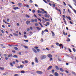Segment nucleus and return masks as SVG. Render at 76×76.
<instances>
[{"mask_svg":"<svg viewBox=\"0 0 76 76\" xmlns=\"http://www.w3.org/2000/svg\"><path fill=\"white\" fill-rule=\"evenodd\" d=\"M37 51L38 52H39V49H37Z\"/></svg>","mask_w":76,"mask_h":76,"instance_id":"obj_55","label":"nucleus"},{"mask_svg":"<svg viewBox=\"0 0 76 76\" xmlns=\"http://www.w3.org/2000/svg\"><path fill=\"white\" fill-rule=\"evenodd\" d=\"M13 35L14 36H16V37H18V34H16V33H13Z\"/></svg>","mask_w":76,"mask_h":76,"instance_id":"obj_14","label":"nucleus"},{"mask_svg":"<svg viewBox=\"0 0 76 76\" xmlns=\"http://www.w3.org/2000/svg\"><path fill=\"white\" fill-rule=\"evenodd\" d=\"M12 53H16V51H15V50H12Z\"/></svg>","mask_w":76,"mask_h":76,"instance_id":"obj_56","label":"nucleus"},{"mask_svg":"<svg viewBox=\"0 0 76 76\" xmlns=\"http://www.w3.org/2000/svg\"><path fill=\"white\" fill-rule=\"evenodd\" d=\"M68 18V19H69V20H70L71 19L70 18V16H69Z\"/></svg>","mask_w":76,"mask_h":76,"instance_id":"obj_44","label":"nucleus"},{"mask_svg":"<svg viewBox=\"0 0 76 76\" xmlns=\"http://www.w3.org/2000/svg\"><path fill=\"white\" fill-rule=\"evenodd\" d=\"M46 24L47 25L49 26L50 25V22H47L46 23Z\"/></svg>","mask_w":76,"mask_h":76,"instance_id":"obj_23","label":"nucleus"},{"mask_svg":"<svg viewBox=\"0 0 76 76\" xmlns=\"http://www.w3.org/2000/svg\"><path fill=\"white\" fill-rule=\"evenodd\" d=\"M43 1H44V2H45V3H47V1H45V0H43Z\"/></svg>","mask_w":76,"mask_h":76,"instance_id":"obj_59","label":"nucleus"},{"mask_svg":"<svg viewBox=\"0 0 76 76\" xmlns=\"http://www.w3.org/2000/svg\"><path fill=\"white\" fill-rule=\"evenodd\" d=\"M18 4L20 6H21V5H22V4H21V3H19Z\"/></svg>","mask_w":76,"mask_h":76,"instance_id":"obj_40","label":"nucleus"},{"mask_svg":"<svg viewBox=\"0 0 76 76\" xmlns=\"http://www.w3.org/2000/svg\"><path fill=\"white\" fill-rule=\"evenodd\" d=\"M48 56L49 58H51V57H52V55L50 54H48Z\"/></svg>","mask_w":76,"mask_h":76,"instance_id":"obj_10","label":"nucleus"},{"mask_svg":"<svg viewBox=\"0 0 76 76\" xmlns=\"http://www.w3.org/2000/svg\"><path fill=\"white\" fill-rule=\"evenodd\" d=\"M36 72L38 74H42V72L40 71H37Z\"/></svg>","mask_w":76,"mask_h":76,"instance_id":"obj_4","label":"nucleus"},{"mask_svg":"<svg viewBox=\"0 0 76 76\" xmlns=\"http://www.w3.org/2000/svg\"><path fill=\"white\" fill-rule=\"evenodd\" d=\"M25 62L26 63H28V61H27V60H25Z\"/></svg>","mask_w":76,"mask_h":76,"instance_id":"obj_36","label":"nucleus"},{"mask_svg":"<svg viewBox=\"0 0 76 76\" xmlns=\"http://www.w3.org/2000/svg\"><path fill=\"white\" fill-rule=\"evenodd\" d=\"M37 19H38V20H40V22H41V20L39 19V18H38Z\"/></svg>","mask_w":76,"mask_h":76,"instance_id":"obj_53","label":"nucleus"},{"mask_svg":"<svg viewBox=\"0 0 76 76\" xmlns=\"http://www.w3.org/2000/svg\"><path fill=\"white\" fill-rule=\"evenodd\" d=\"M52 5H53V7H55V6H56V5H55V4H52Z\"/></svg>","mask_w":76,"mask_h":76,"instance_id":"obj_46","label":"nucleus"},{"mask_svg":"<svg viewBox=\"0 0 76 76\" xmlns=\"http://www.w3.org/2000/svg\"><path fill=\"white\" fill-rule=\"evenodd\" d=\"M4 57H7V55L6 54H4Z\"/></svg>","mask_w":76,"mask_h":76,"instance_id":"obj_43","label":"nucleus"},{"mask_svg":"<svg viewBox=\"0 0 76 76\" xmlns=\"http://www.w3.org/2000/svg\"><path fill=\"white\" fill-rule=\"evenodd\" d=\"M23 47L25 48H27V49H28V47L26 46H23Z\"/></svg>","mask_w":76,"mask_h":76,"instance_id":"obj_20","label":"nucleus"},{"mask_svg":"<svg viewBox=\"0 0 76 76\" xmlns=\"http://www.w3.org/2000/svg\"><path fill=\"white\" fill-rule=\"evenodd\" d=\"M39 24L42 27V28L43 27V26L41 24V23L39 22Z\"/></svg>","mask_w":76,"mask_h":76,"instance_id":"obj_21","label":"nucleus"},{"mask_svg":"<svg viewBox=\"0 0 76 76\" xmlns=\"http://www.w3.org/2000/svg\"><path fill=\"white\" fill-rule=\"evenodd\" d=\"M32 50L34 52V53H37V51L36 50H35V49L32 48Z\"/></svg>","mask_w":76,"mask_h":76,"instance_id":"obj_7","label":"nucleus"},{"mask_svg":"<svg viewBox=\"0 0 76 76\" xmlns=\"http://www.w3.org/2000/svg\"><path fill=\"white\" fill-rule=\"evenodd\" d=\"M37 12L38 13H41V12L40 11H39V10H38L37 11Z\"/></svg>","mask_w":76,"mask_h":76,"instance_id":"obj_28","label":"nucleus"},{"mask_svg":"<svg viewBox=\"0 0 76 76\" xmlns=\"http://www.w3.org/2000/svg\"><path fill=\"white\" fill-rule=\"evenodd\" d=\"M10 66H13V64L12 63H10Z\"/></svg>","mask_w":76,"mask_h":76,"instance_id":"obj_31","label":"nucleus"},{"mask_svg":"<svg viewBox=\"0 0 76 76\" xmlns=\"http://www.w3.org/2000/svg\"><path fill=\"white\" fill-rule=\"evenodd\" d=\"M73 50L74 52H76V49L75 48H73Z\"/></svg>","mask_w":76,"mask_h":76,"instance_id":"obj_29","label":"nucleus"},{"mask_svg":"<svg viewBox=\"0 0 76 76\" xmlns=\"http://www.w3.org/2000/svg\"><path fill=\"white\" fill-rule=\"evenodd\" d=\"M3 22H4V23H7V22H5V20H4H4H3Z\"/></svg>","mask_w":76,"mask_h":76,"instance_id":"obj_38","label":"nucleus"},{"mask_svg":"<svg viewBox=\"0 0 76 76\" xmlns=\"http://www.w3.org/2000/svg\"><path fill=\"white\" fill-rule=\"evenodd\" d=\"M35 61L36 63H38V58H37L36 57L35 58Z\"/></svg>","mask_w":76,"mask_h":76,"instance_id":"obj_5","label":"nucleus"},{"mask_svg":"<svg viewBox=\"0 0 76 76\" xmlns=\"http://www.w3.org/2000/svg\"><path fill=\"white\" fill-rule=\"evenodd\" d=\"M25 73V71L23 70H22L21 71V73Z\"/></svg>","mask_w":76,"mask_h":76,"instance_id":"obj_22","label":"nucleus"},{"mask_svg":"<svg viewBox=\"0 0 76 76\" xmlns=\"http://www.w3.org/2000/svg\"><path fill=\"white\" fill-rule=\"evenodd\" d=\"M69 23H70L71 24H73V23H72V21H69Z\"/></svg>","mask_w":76,"mask_h":76,"instance_id":"obj_57","label":"nucleus"},{"mask_svg":"<svg viewBox=\"0 0 76 76\" xmlns=\"http://www.w3.org/2000/svg\"><path fill=\"white\" fill-rule=\"evenodd\" d=\"M34 20V22H37V19H35Z\"/></svg>","mask_w":76,"mask_h":76,"instance_id":"obj_42","label":"nucleus"},{"mask_svg":"<svg viewBox=\"0 0 76 76\" xmlns=\"http://www.w3.org/2000/svg\"><path fill=\"white\" fill-rule=\"evenodd\" d=\"M7 21L8 22H10V20H9V19H7Z\"/></svg>","mask_w":76,"mask_h":76,"instance_id":"obj_33","label":"nucleus"},{"mask_svg":"<svg viewBox=\"0 0 76 76\" xmlns=\"http://www.w3.org/2000/svg\"><path fill=\"white\" fill-rule=\"evenodd\" d=\"M18 9L19 8L18 7H16L13 8V9H15V10H16V9Z\"/></svg>","mask_w":76,"mask_h":76,"instance_id":"obj_17","label":"nucleus"},{"mask_svg":"<svg viewBox=\"0 0 76 76\" xmlns=\"http://www.w3.org/2000/svg\"><path fill=\"white\" fill-rule=\"evenodd\" d=\"M47 17L48 18H50V15H47Z\"/></svg>","mask_w":76,"mask_h":76,"instance_id":"obj_54","label":"nucleus"},{"mask_svg":"<svg viewBox=\"0 0 76 76\" xmlns=\"http://www.w3.org/2000/svg\"><path fill=\"white\" fill-rule=\"evenodd\" d=\"M67 41L69 42L70 41V39L69 38H68L66 40Z\"/></svg>","mask_w":76,"mask_h":76,"instance_id":"obj_24","label":"nucleus"},{"mask_svg":"<svg viewBox=\"0 0 76 76\" xmlns=\"http://www.w3.org/2000/svg\"><path fill=\"white\" fill-rule=\"evenodd\" d=\"M14 49L15 50H17V51H19V48H18L16 47H15L14 48Z\"/></svg>","mask_w":76,"mask_h":76,"instance_id":"obj_11","label":"nucleus"},{"mask_svg":"<svg viewBox=\"0 0 76 76\" xmlns=\"http://www.w3.org/2000/svg\"><path fill=\"white\" fill-rule=\"evenodd\" d=\"M51 68H52V66H50L48 67L47 70H50V69H51Z\"/></svg>","mask_w":76,"mask_h":76,"instance_id":"obj_9","label":"nucleus"},{"mask_svg":"<svg viewBox=\"0 0 76 76\" xmlns=\"http://www.w3.org/2000/svg\"><path fill=\"white\" fill-rule=\"evenodd\" d=\"M60 70L61 72H64V70H63V68H60Z\"/></svg>","mask_w":76,"mask_h":76,"instance_id":"obj_15","label":"nucleus"},{"mask_svg":"<svg viewBox=\"0 0 76 76\" xmlns=\"http://www.w3.org/2000/svg\"><path fill=\"white\" fill-rule=\"evenodd\" d=\"M63 31H64V32L63 33V34L64 35H67V33H65V32H64V30Z\"/></svg>","mask_w":76,"mask_h":76,"instance_id":"obj_12","label":"nucleus"},{"mask_svg":"<svg viewBox=\"0 0 76 76\" xmlns=\"http://www.w3.org/2000/svg\"><path fill=\"white\" fill-rule=\"evenodd\" d=\"M24 41H25L26 42H28V40H24Z\"/></svg>","mask_w":76,"mask_h":76,"instance_id":"obj_49","label":"nucleus"},{"mask_svg":"<svg viewBox=\"0 0 76 76\" xmlns=\"http://www.w3.org/2000/svg\"><path fill=\"white\" fill-rule=\"evenodd\" d=\"M56 45H57L58 46H59V43H56Z\"/></svg>","mask_w":76,"mask_h":76,"instance_id":"obj_37","label":"nucleus"},{"mask_svg":"<svg viewBox=\"0 0 76 76\" xmlns=\"http://www.w3.org/2000/svg\"><path fill=\"white\" fill-rule=\"evenodd\" d=\"M62 17H63L64 18H66V16H65L64 15H62Z\"/></svg>","mask_w":76,"mask_h":76,"instance_id":"obj_34","label":"nucleus"},{"mask_svg":"<svg viewBox=\"0 0 76 76\" xmlns=\"http://www.w3.org/2000/svg\"><path fill=\"white\" fill-rule=\"evenodd\" d=\"M41 10H42L41 12L42 14H44L45 13L47 15V12L46 11H44V10L42 9H41Z\"/></svg>","mask_w":76,"mask_h":76,"instance_id":"obj_1","label":"nucleus"},{"mask_svg":"<svg viewBox=\"0 0 76 76\" xmlns=\"http://www.w3.org/2000/svg\"><path fill=\"white\" fill-rule=\"evenodd\" d=\"M32 2H33V1H32V0H30V2L31 3H32Z\"/></svg>","mask_w":76,"mask_h":76,"instance_id":"obj_45","label":"nucleus"},{"mask_svg":"<svg viewBox=\"0 0 76 76\" xmlns=\"http://www.w3.org/2000/svg\"><path fill=\"white\" fill-rule=\"evenodd\" d=\"M32 12H33V13H35V10H32Z\"/></svg>","mask_w":76,"mask_h":76,"instance_id":"obj_51","label":"nucleus"},{"mask_svg":"<svg viewBox=\"0 0 76 76\" xmlns=\"http://www.w3.org/2000/svg\"><path fill=\"white\" fill-rule=\"evenodd\" d=\"M1 32H2V33H3V34H4V31H3V30H1Z\"/></svg>","mask_w":76,"mask_h":76,"instance_id":"obj_32","label":"nucleus"},{"mask_svg":"<svg viewBox=\"0 0 76 76\" xmlns=\"http://www.w3.org/2000/svg\"><path fill=\"white\" fill-rule=\"evenodd\" d=\"M13 57H15V58H18V56L16 55H14L13 56Z\"/></svg>","mask_w":76,"mask_h":76,"instance_id":"obj_18","label":"nucleus"},{"mask_svg":"<svg viewBox=\"0 0 76 76\" xmlns=\"http://www.w3.org/2000/svg\"><path fill=\"white\" fill-rule=\"evenodd\" d=\"M37 29H39V30H41V28H39V27H37Z\"/></svg>","mask_w":76,"mask_h":76,"instance_id":"obj_25","label":"nucleus"},{"mask_svg":"<svg viewBox=\"0 0 76 76\" xmlns=\"http://www.w3.org/2000/svg\"><path fill=\"white\" fill-rule=\"evenodd\" d=\"M55 76H58V74L57 72H56L54 73Z\"/></svg>","mask_w":76,"mask_h":76,"instance_id":"obj_8","label":"nucleus"},{"mask_svg":"<svg viewBox=\"0 0 76 76\" xmlns=\"http://www.w3.org/2000/svg\"><path fill=\"white\" fill-rule=\"evenodd\" d=\"M14 76H19V75L18 74H15L14 75Z\"/></svg>","mask_w":76,"mask_h":76,"instance_id":"obj_47","label":"nucleus"},{"mask_svg":"<svg viewBox=\"0 0 76 76\" xmlns=\"http://www.w3.org/2000/svg\"><path fill=\"white\" fill-rule=\"evenodd\" d=\"M25 6L26 7H28V8L29 7V5H28V4H26V5H25Z\"/></svg>","mask_w":76,"mask_h":76,"instance_id":"obj_19","label":"nucleus"},{"mask_svg":"<svg viewBox=\"0 0 76 76\" xmlns=\"http://www.w3.org/2000/svg\"><path fill=\"white\" fill-rule=\"evenodd\" d=\"M35 6L36 7H38V5H37V4H35Z\"/></svg>","mask_w":76,"mask_h":76,"instance_id":"obj_48","label":"nucleus"},{"mask_svg":"<svg viewBox=\"0 0 76 76\" xmlns=\"http://www.w3.org/2000/svg\"><path fill=\"white\" fill-rule=\"evenodd\" d=\"M68 6H69V7H70V8H71V9H73V11H74V12L75 13V14H76V10L74 9H73V7H72L70 5V4H69Z\"/></svg>","mask_w":76,"mask_h":76,"instance_id":"obj_3","label":"nucleus"},{"mask_svg":"<svg viewBox=\"0 0 76 76\" xmlns=\"http://www.w3.org/2000/svg\"><path fill=\"white\" fill-rule=\"evenodd\" d=\"M69 50V51L70 52V53H72V50H71V49L70 48L68 49Z\"/></svg>","mask_w":76,"mask_h":76,"instance_id":"obj_35","label":"nucleus"},{"mask_svg":"<svg viewBox=\"0 0 76 76\" xmlns=\"http://www.w3.org/2000/svg\"><path fill=\"white\" fill-rule=\"evenodd\" d=\"M4 68L3 67H0V69L1 70H4Z\"/></svg>","mask_w":76,"mask_h":76,"instance_id":"obj_30","label":"nucleus"},{"mask_svg":"<svg viewBox=\"0 0 76 76\" xmlns=\"http://www.w3.org/2000/svg\"><path fill=\"white\" fill-rule=\"evenodd\" d=\"M26 17H27V18H29V15H26Z\"/></svg>","mask_w":76,"mask_h":76,"instance_id":"obj_63","label":"nucleus"},{"mask_svg":"<svg viewBox=\"0 0 76 76\" xmlns=\"http://www.w3.org/2000/svg\"><path fill=\"white\" fill-rule=\"evenodd\" d=\"M23 67H24V66H23L22 65H20V68H23Z\"/></svg>","mask_w":76,"mask_h":76,"instance_id":"obj_26","label":"nucleus"},{"mask_svg":"<svg viewBox=\"0 0 76 76\" xmlns=\"http://www.w3.org/2000/svg\"><path fill=\"white\" fill-rule=\"evenodd\" d=\"M24 37L25 38H27V36H26V35H24Z\"/></svg>","mask_w":76,"mask_h":76,"instance_id":"obj_64","label":"nucleus"},{"mask_svg":"<svg viewBox=\"0 0 76 76\" xmlns=\"http://www.w3.org/2000/svg\"><path fill=\"white\" fill-rule=\"evenodd\" d=\"M26 23L27 25H29V22L28 21V20L26 21Z\"/></svg>","mask_w":76,"mask_h":76,"instance_id":"obj_27","label":"nucleus"},{"mask_svg":"<svg viewBox=\"0 0 76 76\" xmlns=\"http://www.w3.org/2000/svg\"><path fill=\"white\" fill-rule=\"evenodd\" d=\"M52 34V35L53 37H54L55 35V34H54V33L53 31H51Z\"/></svg>","mask_w":76,"mask_h":76,"instance_id":"obj_13","label":"nucleus"},{"mask_svg":"<svg viewBox=\"0 0 76 76\" xmlns=\"http://www.w3.org/2000/svg\"><path fill=\"white\" fill-rule=\"evenodd\" d=\"M31 21L32 22H34V19H31Z\"/></svg>","mask_w":76,"mask_h":76,"instance_id":"obj_50","label":"nucleus"},{"mask_svg":"<svg viewBox=\"0 0 76 76\" xmlns=\"http://www.w3.org/2000/svg\"><path fill=\"white\" fill-rule=\"evenodd\" d=\"M2 28H5V26H4V25H2Z\"/></svg>","mask_w":76,"mask_h":76,"instance_id":"obj_61","label":"nucleus"},{"mask_svg":"<svg viewBox=\"0 0 76 76\" xmlns=\"http://www.w3.org/2000/svg\"><path fill=\"white\" fill-rule=\"evenodd\" d=\"M46 56L45 55H43L41 56V58L42 60H44V59H45V58H46Z\"/></svg>","mask_w":76,"mask_h":76,"instance_id":"obj_2","label":"nucleus"},{"mask_svg":"<svg viewBox=\"0 0 76 76\" xmlns=\"http://www.w3.org/2000/svg\"><path fill=\"white\" fill-rule=\"evenodd\" d=\"M38 25V23H36L35 24V26H37Z\"/></svg>","mask_w":76,"mask_h":76,"instance_id":"obj_39","label":"nucleus"},{"mask_svg":"<svg viewBox=\"0 0 76 76\" xmlns=\"http://www.w3.org/2000/svg\"><path fill=\"white\" fill-rule=\"evenodd\" d=\"M55 67L56 70H59V68H58V66H55Z\"/></svg>","mask_w":76,"mask_h":76,"instance_id":"obj_16","label":"nucleus"},{"mask_svg":"<svg viewBox=\"0 0 76 76\" xmlns=\"http://www.w3.org/2000/svg\"><path fill=\"white\" fill-rule=\"evenodd\" d=\"M45 31H46L47 32H48V31L47 30V29H46L45 30Z\"/></svg>","mask_w":76,"mask_h":76,"instance_id":"obj_60","label":"nucleus"},{"mask_svg":"<svg viewBox=\"0 0 76 76\" xmlns=\"http://www.w3.org/2000/svg\"><path fill=\"white\" fill-rule=\"evenodd\" d=\"M34 48H35V49H37V48H38V47H37V46H35L34 47Z\"/></svg>","mask_w":76,"mask_h":76,"instance_id":"obj_41","label":"nucleus"},{"mask_svg":"<svg viewBox=\"0 0 76 76\" xmlns=\"http://www.w3.org/2000/svg\"><path fill=\"white\" fill-rule=\"evenodd\" d=\"M44 31H42V35H43V34H44Z\"/></svg>","mask_w":76,"mask_h":76,"instance_id":"obj_58","label":"nucleus"},{"mask_svg":"<svg viewBox=\"0 0 76 76\" xmlns=\"http://www.w3.org/2000/svg\"><path fill=\"white\" fill-rule=\"evenodd\" d=\"M63 45L62 44H60V45H59V46L60 47L61 46H62Z\"/></svg>","mask_w":76,"mask_h":76,"instance_id":"obj_52","label":"nucleus"},{"mask_svg":"<svg viewBox=\"0 0 76 76\" xmlns=\"http://www.w3.org/2000/svg\"><path fill=\"white\" fill-rule=\"evenodd\" d=\"M65 72H66V73H69V71L67 70H65Z\"/></svg>","mask_w":76,"mask_h":76,"instance_id":"obj_62","label":"nucleus"},{"mask_svg":"<svg viewBox=\"0 0 76 76\" xmlns=\"http://www.w3.org/2000/svg\"><path fill=\"white\" fill-rule=\"evenodd\" d=\"M12 56H13V55L12 53H11L8 55V57H9V58L10 57H12Z\"/></svg>","mask_w":76,"mask_h":76,"instance_id":"obj_6","label":"nucleus"}]
</instances>
